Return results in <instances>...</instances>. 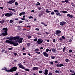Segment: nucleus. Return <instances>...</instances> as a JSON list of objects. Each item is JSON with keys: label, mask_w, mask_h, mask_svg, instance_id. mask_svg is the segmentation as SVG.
<instances>
[{"label": "nucleus", "mask_w": 75, "mask_h": 75, "mask_svg": "<svg viewBox=\"0 0 75 75\" xmlns=\"http://www.w3.org/2000/svg\"><path fill=\"white\" fill-rule=\"evenodd\" d=\"M6 42L7 43H9V44H13L14 45V46H17V45H18V43H17V42H12L11 40H6Z\"/></svg>", "instance_id": "obj_1"}, {"label": "nucleus", "mask_w": 75, "mask_h": 75, "mask_svg": "<svg viewBox=\"0 0 75 75\" xmlns=\"http://www.w3.org/2000/svg\"><path fill=\"white\" fill-rule=\"evenodd\" d=\"M1 69L2 70H6L7 69V68L6 67H4V68L2 69Z\"/></svg>", "instance_id": "obj_27"}, {"label": "nucleus", "mask_w": 75, "mask_h": 75, "mask_svg": "<svg viewBox=\"0 0 75 75\" xmlns=\"http://www.w3.org/2000/svg\"><path fill=\"white\" fill-rule=\"evenodd\" d=\"M65 51V47H64V48L63 49V52H64Z\"/></svg>", "instance_id": "obj_37"}, {"label": "nucleus", "mask_w": 75, "mask_h": 75, "mask_svg": "<svg viewBox=\"0 0 75 75\" xmlns=\"http://www.w3.org/2000/svg\"><path fill=\"white\" fill-rule=\"evenodd\" d=\"M48 75H52V73H51L50 72L49 73Z\"/></svg>", "instance_id": "obj_59"}, {"label": "nucleus", "mask_w": 75, "mask_h": 75, "mask_svg": "<svg viewBox=\"0 0 75 75\" xmlns=\"http://www.w3.org/2000/svg\"><path fill=\"white\" fill-rule=\"evenodd\" d=\"M51 64H54V62H50Z\"/></svg>", "instance_id": "obj_62"}, {"label": "nucleus", "mask_w": 75, "mask_h": 75, "mask_svg": "<svg viewBox=\"0 0 75 75\" xmlns=\"http://www.w3.org/2000/svg\"><path fill=\"white\" fill-rule=\"evenodd\" d=\"M15 1V0H11V1H9V2H8V3H10V4H12V3H14Z\"/></svg>", "instance_id": "obj_9"}, {"label": "nucleus", "mask_w": 75, "mask_h": 75, "mask_svg": "<svg viewBox=\"0 0 75 75\" xmlns=\"http://www.w3.org/2000/svg\"><path fill=\"white\" fill-rule=\"evenodd\" d=\"M70 72H71V73H74V71L73 70H70Z\"/></svg>", "instance_id": "obj_22"}, {"label": "nucleus", "mask_w": 75, "mask_h": 75, "mask_svg": "<svg viewBox=\"0 0 75 75\" xmlns=\"http://www.w3.org/2000/svg\"><path fill=\"white\" fill-rule=\"evenodd\" d=\"M65 61L66 62H69V60L68 59H67L65 60Z\"/></svg>", "instance_id": "obj_33"}, {"label": "nucleus", "mask_w": 75, "mask_h": 75, "mask_svg": "<svg viewBox=\"0 0 75 75\" xmlns=\"http://www.w3.org/2000/svg\"><path fill=\"white\" fill-rule=\"evenodd\" d=\"M39 73H40V74H42V71H39Z\"/></svg>", "instance_id": "obj_34"}, {"label": "nucleus", "mask_w": 75, "mask_h": 75, "mask_svg": "<svg viewBox=\"0 0 75 75\" xmlns=\"http://www.w3.org/2000/svg\"><path fill=\"white\" fill-rule=\"evenodd\" d=\"M17 40V41L19 43H22L23 42V38H20L18 39Z\"/></svg>", "instance_id": "obj_6"}, {"label": "nucleus", "mask_w": 75, "mask_h": 75, "mask_svg": "<svg viewBox=\"0 0 75 75\" xmlns=\"http://www.w3.org/2000/svg\"><path fill=\"white\" fill-rule=\"evenodd\" d=\"M51 15H54V14H55V13H54V12L52 11L51 13Z\"/></svg>", "instance_id": "obj_26"}, {"label": "nucleus", "mask_w": 75, "mask_h": 75, "mask_svg": "<svg viewBox=\"0 0 75 75\" xmlns=\"http://www.w3.org/2000/svg\"><path fill=\"white\" fill-rule=\"evenodd\" d=\"M22 15H24L25 14V13L24 12H22Z\"/></svg>", "instance_id": "obj_47"}, {"label": "nucleus", "mask_w": 75, "mask_h": 75, "mask_svg": "<svg viewBox=\"0 0 75 75\" xmlns=\"http://www.w3.org/2000/svg\"><path fill=\"white\" fill-rule=\"evenodd\" d=\"M25 71H30V69H25Z\"/></svg>", "instance_id": "obj_36"}, {"label": "nucleus", "mask_w": 75, "mask_h": 75, "mask_svg": "<svg viewBox=\"0 0 75 75\" xmlns=\"http://www.w3.org/2000/svg\"><path fill=\"white\" fill-rule=\"evenodd\" d=\"M57 74H59V73H60V72H59V71H57Z\"/></svg>", "instance_id": "obj_64"}, {"label": "nucleus", "mask_w": 75, "mask_h": 75, "mask_svg": "<svg viewBox=\"0 0 75 75\" xmlns=\"http://www.w3.org/2000/svg\"><path fill=\"white\" fill-rule=\"evenodd\" d=\"M44 40H43L42 39H39L37 41H36L37 43V44H42V42H43Z\"/></svg>", "instance_id": "obj_4"}, {"label": "nucleus", "mask_w": 75, "mask_h": 75, "mask_svg": "<svg viewBox=\"0 0 75 75\" xmlns=\"http://www.w3.org/2000/svg\"><path fill=\"white\" fill-rule=\"evenodd\" d=\"M18 65L19 68H22V69H25V67H23V65H22L21 63L18 64Z\"/></svg>", "instance_id": "obj_7"}, {"label": "nucleus", "mask_w": 75, "mask_h": 75, "mask_svg": "<svg viewBox=\"0 0 75 75\" xmlns=\"http://www.w3.org/2000/svg\"><path fill=\"white\" fill-rule=\"evenodd\" d=\"M41 24H43V25H45V23H44L43 22H41Z\"/></svg>", "instance_id": "obj_57"}, {"label": "nucleus", "mask_w": 75, "mask_h": 75, "mask_svg": "<svg viewBox=\"0 0 75 75\" xmlns=\"http://www.w3.org/2000/svg\"><path fill=\"white\" fill-rule=\"evenodd\" d=\"M51 11H48V9H46V13H51Z\"/></svg>", "instance_id": "obj_19"}, {"label": "nucleus", "mask_w": 75, "mask_h": 75, "mask_svg": "<svg viewBox=\"0 0 75 75\" xmlns=\"http://www.w3.org/2000/svg\"><path fill=\"white\" fill-rule=\"evenodd\" d=\"M61 31L59 30H57L56 32V34L58 35L59 34H61Z\"/></svg>", "instance_id": "obj_13"}, {"label": "nucleus", "mask_w": 75, "mask_h": 75, "mask_svg": "<svg viewBox=\"0 0 75 75\" xmlns=\"http://www.w3.org/2000/svg\"><path fill=\"white\" fill-rule=\"evenodd\" d=\"M16 6H18V3H17V2H16L15 3Z\"/></svg>", "instance_id": "obj_29"}, {"label": "nucleus", "mask_w": 75, "mask_h": 75, "mask_svg": "<svg viewBox=\"0 0 75 75\" xmlns=\"http://www.w3.org/2000/svg\"><path fill=\"white\" fill-rule=\"evenodd\" d=\"M22 15H23V14L22 13V12H21V13H20L19 15L21 16H22Z\"/></svg>", "instance_id": "obj_55"}, {"label": "nucleus", "mask_w": 75, "mask_h": 75, "mask_svg": "<svg viewBox=\"0 0 75 75\" xmlns=\"http://www.w3.org/2000/svg\"><path fill=\"white\" fill-rule=\"evenodd\" d=\"M35 30H36L37 31H39V29L38 28H36Z\"/></svg>", "instance_id": "obj_52"}, {"label": "nucleus", "mask_w": 75, "mask_h": 75, "mask_svg": "<svg viewBox=\"0 0 75 75\" xmlns=\"http://www.w3.org/2000/svg\"><path fill=\"white\" fill-rule=\"evenodd\" d=\"M35 53H37V54H41V52H37V51H35Z\"/></svg>", "instance_id": "obj_24"}, {"label": "nucleus", "mask_w": 75, "mask_h": 75, "mask_svg": "<svg viewBox=\"0 0 75 75\" xmlns=\"http://www.w3.org/2000/svg\"><path fill=\"white\" fill-rule=\"evenodd\" d=\"M29 18V19H31V18H33V17L32 16H30L29 17H28Z\"/></svg>", "instance_id": "obj_39"}, {"label": "nucleus", "mask_w": 75, "mask_h": 75, "mask_svg": "<svg viewBox=\"0 0 75 75\" xmlns=\"http://www.w3.org/2000/svg\"><path fill=\"white\" fill-rule=\"evenodd\" d=\"M5 16H6V17H11V16H12V14L7 13L5 14Z\"/></svg>", "instance_id": "obj_8"}, {"label": "nucleus", "mask_w": 75, "mask_h": 75, "mask_svg": "<svg viewBox=\"0 0 75 75\" xmlns=\"http://www.w3.org/2000/svg\"><path fill=\"white\" fill-rule=\"evenodd\" d=\"M17 69V67H14L11 69V72H14Z\"/></svg>", "instance_id": "obj_5"}, {"label": "nucleus", "mask_w": 75, "mask_h": 75, "mask_svg": "<svg viewBox=\"0 0 75 75\" xmlns=\"http://www.w3.org/2000/svg\"><path fill=\"white\" fill-rule=\"evenodd\" d=\"M39 51V49L38 48H37V49H35V50H34V51Z\"/></svg>", "instance_id": "obj_35"}, {"label": "nucleus", "mask_w": 75, "mask_h": 75, "mask_svg": "<svg viewBox=\"0 0 75 75\" xmlns=\"http://www.w3.org/2000/svg\"><path fill=\"white\" fill-rule=\"evenodd\" d=\"M23 55H26L27 54L25 53H23Z\"/></svg>", "instance_id": "obj_49"}, {"label": "nucleus", "mask_w": 75, "mask_h": 75, "mask_svg": "<svg viewBox=\"0 0 75 75\" xmlns=\"http://www.w3.org/2000/svg\"><path fill=\"white\" fill-rule=\"evenodd\" d=\"M8 9L9 10H12V11L13 9L12 8H8Z\"/></svg>", "instance_id": "obj_41"}, {"label": "nucleus", "mask_w": 75, "mask_h": 75, "mask_svg": "<svg viewBox=\"0 0 75 75\" xmlns=\"http://www.w3.org/2000/svg\"><path fill=\"white\" fill-rule=\"evenodd\" d=\"M67 16H68V17H70V18H72V17H73V16H72V15H71L70 14H68Z\"/></svg>", "instance_id": "obj_14"}, {"label": "nucleus", "mask_w": 75, "mask_h": 75, "mask_svg": "<svg viewBox=\"0 0 75 75\" xmlns=\"http://www.w3.org/2000/svg\"><path fill=\"white\" fill-rule=\"evenodd\" d=\"M66 24V22L64 21H63L60 23V25L62 26L64 25V24Z\"/></svg>", "instance_id": "obj_11"}, {"label": "nucleus", "mask_w": 75, "mask_h": 75, "mask_svg": "<svg viewBox=\"0 0 75 75\" xmlns=\"http://www.w3.org/2000/svg\"><path fill=\"white\" fill-rule=\"evenodd\" d=\"M13 21L12 20H10L9 23H13Z\"/></svg>", "instance_id": "obj_32"}, {"label": "nucleus", "mask_w": 75, "mask_h": 75, "mask_svg": "<svg viewBox=\"0 0 75 75\" xmlns=\"http://www.w3.org/2000/svg\"><path fill=\"white\" fill-rule=\"evenodd\" d=\"M54 12H55V13H56V12H58V11L57 10H54Z\"/></svg>", "instance_id": "obj_43"}, {"label": "nucleus", "mask_w": 75, "mask_h": 75, "mask_svg": "<svg viewBox=\"0 0 75 75\" xmlns=\"http://www.w3.org/2000/svg\"><path fill=\"white\" fill-rule=\"evenodd\" d=\"M44 74L45 75H47L48 74V71L47 69H45Z\"/></svg>", "instance_id": "obj_10"}, {"label": "nucleus", "mask_w": 75, "mask_h": 75, "mask_svg": "<svg viewBox=\"0 0 75 75\" xmlns=\"http://www.w3.org/2000/svg\"><path fill=\"white\" fill-rule=\"evenodd\" d=\"M3 30H4V32L5 33H3L2 35H4V36L6 35H8L7 33V31L8 29L7 28H4L3 29Z\"/></svg>", "instance_id": "obj_3"}, {"label": "nucleus", "mask_w": 75, "mask_h": 75, "mask_svg": "<svg viewBox=\"0 0 75 75\" xmlns=\"http://www.w3.org/2000/svg\"><path fill=\"white\" fill-rule=\"evenodd\" d=\"M14 55H15V56H16L17 55V53H14Z\"/></svg>", "instance_id": "obj_45"}, {"label": "nucleus", "mask_w": 75, "mask_h": 75, "mask_svg": "<svg viewBox=\"0 0 75 75\" xmlns=\"http://www.w3.org/2000/svg\"><path fill=\"white\" fill-rule=\"evenodd\" d=\"M62 38H63V39H65V37L63 36H62Z\"/></svg>", "instance_id": "obj_53"}, {"label": "nucleus", "mask_w": 75, "mask_h": 75, "mask_svg": "<svg viewBox=\"0 0 75 75\" xmlns=\"http://www.w3.org/2000/svg\"><path fill=\"white\" fill-rule=\"evenodd\" d=\"M64 67V64H59V67Z\"/></svg>", "instance_id": "obj_28"}, {"label": "nucleus", "mask_w": 75, "mask_h": 75, "mask_svg": "<svg viewBox=\"0 0 75 75\" xmlns=\"http://www.w3.org/2000/svg\"><path fill=\"white\" fill-rule=\"evenodd\" d=\"M69 53L72 52V50H69Z\"/></svg>", "instance_id": "obj_38"}, {"label": "nucleus", "mask_w": 75, "mask_h": 75, "mask_svg": "<svg viewBox=\"0 0 75 75\" xmlns=\"http://www.w3.org/2000/svg\"><path fill=\"white\" fill-rule=\"evenodd\" d=\"M31 38V36H28V38L30 39V38Z\"/></svg>", "instance_id": "obj_56"}, {"label": "nucleus", "mask_w": 75, "mask_h": 75, "mask_svg": "<svg viewBox=\"0 0 75 75\" xmlns=\"http://www.w3.org/2000/svg\"><path fill=\"white\" fill-rule=\"evenodd\" d=\"M37 3L38 4H37V5H38V6H39V5H40V3H39V2H38Z\"/></svg>", "instance_id": "obj_46"}, {"label": "nucleus", "mask_w": 75, "mask_h": 75, "mask_svg": "<svg viewBox=\"0 0 75 75\" xmlns=\"http://www.w3.org/2000/svg\"><path fill=\"white\" fill-rule=\"evenodd\" d=\"M53 42H55V39H54L53 40Z\"/></svg>", "instance_id": "obj_48"}, {"label": "nucleus", "mask_w": 75, "mask_h": 75, "mask_svg": "<svg viewBox=\"0 0 75 75\" xmlns=\"http://www.w3.org/2000/svg\"><path fill=\"white\" fill-rule=\"evenodd\" d=\"M0 22L1 24H3L4 23H5V21H4V20H2L1 21H0Z\"/></svg>", "instance_id": "obj_17"}, {"label": "nucleus", "mask_w": 75, "mask_h": 75, "mask_svg": "<svg viewBox=\"0 0 75 75\" xmlns=\"http://www.w3.org/2000/svg\"><path fill=\"white\" fill-rule=\"evenodd\" d=\"M21 20H25V18H21Z\"/></svg>", "instance_id": "obj_42"}, {"label": "nucleus", "mask_w": 75, "mask_h": 75, "mask_svg": "<svg viewBox=\"0 0 75 75\" xmlns=\"http://www.w3.org/2000/svg\"><path fill=\"white\" fill-rule=\"evenodd\" d=\"M18 30H20L21 29V28H20V27L19 26H18Z\"/></svg>", "instance_id": "obj_25"}, {"label": "nucleus", "mask_w": 75, "mask_h": 75, "mask_svg": "<svg viewBox=\"0 0 75 75\" xmlns=\"http://www.w3.org/2000/svg\"><path fill=\"white\" fill-rule=\"evenodd\" d=\"M7 72H11V69H10V70H7Z\"/></svg>", "instance_id": "obj_60"}, {"label": "nucleus", "mask_w": 75, "mask_h": 75, "mask_svg": "<svg viewBox=\"0 0 75 75\" xmlns=\"http://www.w3.org/2000/svg\"><path fill=\"white\" fill-rule=\"evenodd\" d=\"M23 22L21 21H20L19 22V23H23Z\"/></svg>", "instance_id": "obj_44"}, {"label": "nucleus", "mask_w": 75, "mask_h": 75, "mask_svg": "<svg viewBox=\"0 0 75 75\" xmlns=\"http://www.w3.org/2000/svg\"><path fill=\"white\" fill-rule=\"evenodd\" d=\"M19 38H20V37L18 36H16V37H8L7 38V39H8L9 40H18Z\"/></svg>", "instance_id": "obj_2"}, {"label": "nucleus", "mask_w": 75, "mask_h": 75, "mask_svg": "<svg viewBox=\"0 0 75 75\" xmlns=\"http://www.w3.org/2000/svg\"><path fill=\"white\" fill-rule=\"evenodd\" d=\"M56 66H57V67H59V64H57L56 65Z\"/></svg>", "instance_id": "obj_54"}, {"label": "nucleus", "mask_w": 75, "mask_h": 75, "mask_svg": "<svg viewBox=\"0 0 75 75\" xmlns=\"http://www.w3.org/2000/svg\"><path fill=\"white\" fill-rule=\"evenodd\" d=\"M37 38H36L34 39L33 40L34 41H37Z\"/></svg>", "instance_id": "obj_30"}, {"label": "nucleus", "mask_w": 75, "mask_h": 75, "mask_svg": "<svg viewBox=\"0 0 75 75\" xmlns=\"http://www.w3.org/2000/svg\"><path fill=\"white\" fill-rule=\"evenodd\" d=\"M56 14H57V16H62V15H61V14L58 12H57L56 13Z\"/></svg>", "instance_id": "obj_18"}, {"label": "nucleus", "mask_w": 75, "mask_h": 75, "mask_svg": "<svg viewBox=\"0 0 75 75\" xmlns=\"http://www.w3.org/2000/svg\"><path fill=\"white\" fill-rule=\"evenodd\" d=\"M52 51L55 52V51H56V49L55 48H53L52 49Z\"/></svg>", "instance_id": "obj_21"}, {"label": "nucleus", "mask_w": 75, "mask_h": 75, "mask_svg": "<svg viewBox=\"0 0 75 75\" xmlns=\"http://www.w3.org/2000/svg\"><path fill=\"white\" fill-rule=\"evenodd\" d=\"M38 10H41L42 9V8L41 7H39L38 8Z\"/></svg>", "instance_id": "obj_58"}, {"label": "nucleus", "mask_w": 75, "mask_h": 75, "mask_svg": "<svg viewBox=\"0 0 75 75\" xmlns=\"http://www.w3.org/2000/svg\"><path fill=\"white\" fill-rule=\"evenodd\" d=\"M12 49H13V47H11L8 48V50H12Z\"/></svg>", "instance_id": "obj_40"}, {"label": "nucleus", "mask_w": 75, "mask_h": 75, "mask_svg": "<svg viewBox=\"0 0 75 75\" xmlns=\"http://www.w3.org/2000/svg\"><path fill=\"white\" fill-rule=\"evenodd\" d=\"M62 13H63L65 14L66 13H68V12L67 11H62Z\"/></svg>", "instance_id": "obj_20"}, {"label": "nucleus", "mask_w": 75, "mask_h": 75, "mask_svg": "<svg viewBox=\"0 0 75 75\" xmlns=\"http://www.w3.org/2000/svg\"><path fill=\"white\" fill-rule=\"evenodd\" d=\"M65 2L66 3H68V0H65Z\"/></svg>", "instance_id": "obj_51"}, {"label": "nucleus", "mask_w": 75, "mask_h": 75, "mask_svg": "<svg viewBox=\"0 0 75 75\" xmlns=\"http://www.w3.org/2000/svg\"><path fill=\"white\" fill-rule=\"evenodd\" d=\"M43 53L44 56H45V57H48V54L46 53V52H43Z\"/></svg>", "instance_id": "obj_12"}, {"label": "nucleus", "mask_w": 75, "mask_h": 75, "mask_svg": "<svg viewBox=\"0 0 75 75\" xmlns=\"http://www.w3.org/2000/svg\"><path fill=\"white\" fill-rule=\"evenodd\" d=\"M27 28H30V26H28L26 27Z\"/></svg>", "instance_id": "obj_63"}, {"label": "nucleus", "mask_w": 75, "mask_h": 75, "mask_svg": "<svg viewBox=\"0 0 75 75\" xmlns=\"http://www.w3.org/2000/svg\"><path fill=\"white\" fill-rule=\"evenodd\" d=\"M43 48H44L43 47H41L40 48V50H42L43 49Z\"/></svg>", "instance_id": "obj_61"}, {"label": "nucleus", "mask_w": 75, "mask_h": 75, "mask_svg": "<svg viewBox=\"0 0 75 75\" xmlns=\"http://www.w3.org/2000/svg\"><path fill=\"white\" fill-rule=\"evenodd\" d=\"M12 11H13L14 12H16V10H15V9H12Z\"/></svg>", "instance_id": "obj_50"}, {"label": "nucleus", "mask_w": 75, "mask_h": 75, "mask_svg": "<svg viewBox=\"0 0 75 75\" xmlns=\"http://www.w3.org/2000/svg\"><path fill=\"white\" fill-rule=\"evenodd\" d=\"M27 45L28 47H30V43H27Z\"/></svg>", "instance_id": "obj_31"}, {"label": "nucleus", "mask_w": 75, "mask_h": 75, "mask_svg": "<svg viewBox=\"0 0 75 75\" xmlns=\"http://www.w3.org/2000/svg\"><path fill=\"white\" fill-rule=\"evenodd\" d=\"M55 56H52L51 57V58L52 59H55Z\"/></svg>", "instance_id": "obj_23"}, {"label": "nucleus", "mask_w": 75, "mask_h": 75, "mask_svg": "<svg viewBox=\"0 0 75 75\" xmlns=\"http://www.w3.org/2000/svg\"><path fill=\"white\" fill-rule=\"evenodd\" d=\"M46 52H48V51H49L50 52H51V50H49V49L47 48V49L46 50Z\"/></svg>", "instance_id": "obj_16"}, {"label": "nucleus", "mask_w": 75, "mask_h": 75, "mask_svg": "<svg viewBox=\"0 0 75 75\" xmlns=\"http://www.w3.org/2000/svg\"><path fill=\"white\" fill-rule=\"evenodd\" d=\"M33 70H38V67H37L33 68Z\"/></svg>", "instance_id": "obj_15"}]
</instances>
